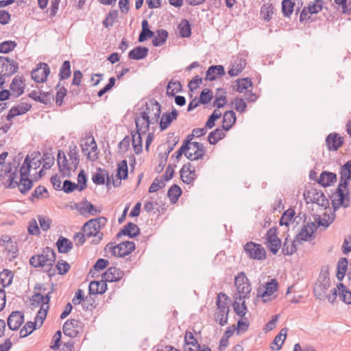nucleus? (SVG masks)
Listing matches in <instances>:
<instances>
[{
  "mask_svg": "<svg viewBox=\"0 0 351 351\" xmlns=\"http://www.w3.org/2000/svg\"><path fill=\"white\" fill-rule=\"evenodd\" d=\"M161 114L160 104L155 99L146 102L145 108L136 116L134 121L138 130H141L145 134L149 130L152 124L158 123Z\"/></svg>",
  "mask_w": 351,
  "mask_h": 351,
  "instance_id": "f257e3e1",
  "label": "nucleus"
},
{
  "mask_svg": "<svg viewBox=\"0 0 351 351\" xmlns=\"http://www.w3.org/2000/svg\"><path fill=\"white\" fill-rule=\"evenodd\" d=\"M340 178L337 193L332 195V205L335 210H337L340 206L346 208L349 206V190L348 186L349 180H351V160L346 162L341 166L340 171Z\"/></svg>",
  "mask_w": 351,
  "mask_h": 351,
  "instance_id": "f03ea898",
  "label": "nucleus"
},
{
  "mask_svg": "<svg viewBox=\"0 0 351 351\" xmlns=\"http://www.w3.org/2000/svg\"><path fill=\"white\" fill-rule=\"evenodd\" d=\"M56 258L54 250L47 247L44 248L42 254L32 256L29 259V264L35 268L42 267L44 271L48 273L49 276H53L56 274L52 269Z\"/></svg>",
  "mask_w": 351,
  "mask_h": 351,
  "instance_id": "7ed1b4c3",
  "label": "nucleus"
},
{
  "mask_svg": "<svg viewBox=\"0 0 351 351\" xmlns=\"http://www.w3.org/2000/svg\"><path fill=\"white\" fill-rule=\"evenodd\" d=\"M101 221H106V218L100 217L88 220L83 226L82 230L87 237H94L92 241L93 244H98L103 238V233L100 232Z\"/></svg>",
  "mask_w": 351,
  "mask_h": 351,
  "instance_id": "20e7f679",
  "label": "nucleus"
},
{
  "mask_svg": "<svg viewBox=\"0 0 351 351\" xmlns=\"http://www.w3.org/2000/svg\"><path fill=\"white\" fill-rule=\"evenodd\" d=\"M135 250V244L133 241H123L119 244L115 242L108 243L105 248V252H111L112 255L116 257H124Z\"/></svg>",
  "mask_w": 351,
  "mask_h": 351,
  "instance_id": "39448f33",
  "label": "nucleus"
},
{
  "mask_svg": "<svg viewBox=\"0 0 351 351\" xmlns=\"http://www.w3.org/2000/svg\"><path fill=\"white\" fill-rule=\"evenodd\" d=\"M330 280L329 273L326 270H322L313 287V293L318 300H324L326 297V290L330 287Z\"/></svg>",
  "mask_w": 351,
  "mask_h": 351,
  "instance_id": "423d86ee",
  "label": "nucleus"
},
{
  "mask_svg": "<svg viewBox=\"0 0 351 351\" xmlns=\"http://www.w3.org/2000/svg\"><path fill=\"white\" fill-rule=\"evenodd\" d=\"M18 178V173L16 171L12 173L10 176V178L8 180V184L6 186V188L14 189L16 186L19 187L20 192L22 194L26 193L28 191H29L33 186V181L28 178H21L19 181H17Z\"/></svg>",
  "mask_w": 351,
  "mask_h": 351,
  "instance_id": "0eeeda50",
  "label": "nucleus"
},
{
  "mask_svg": "<svg viewBox=\"0 0 351 351\" xmlns=\"http://www.w3.org/2000/svg\"><path fill=\"white\" fill-rule=\"evenodd\" d=\"M234 284L239 293V297L237 299L241 300L250 298V293L252 290L251 285L243 272H241L235 277Z\"/></svg>",
  "mask_w": 351,
  "mask_h": 351,
  "instance_id": "6e6552de",
  "label": "nucleus"
},
{
  "mask_svg": "<svg viewBox=\"0 0 351 351\" xmlns=\"http://www.w3.org/2000/svg\"><path fill=\"white\" fill-rule=\"evenodd\" d=\"M195 136L193 133L188 134L186 138L183 141L182 146L184 147L189 151L190 149H195L193 155H195L196 158H202L206 154V149L204 145L198 142L192 141Z\"/></svg>",
  "mask_w": 351,
  "mask_h": 351,
  "instance_id": "1a4fd4ad",
  "label": "nucleus"
},
{
  "mask_svg": "<svg viewBox=\"0 0 351 351\" xmlns=\"http://www.w3.org/2000/svg\"><path fill=\"white\" fill-rule=\"evenodd\" d=\"M244 250L250 258L257 260L266 258V251L261 244L252 241L247 242L244 245Z\"/></svg>",
  "mask_w": 351,
  "mask_h": 351,
  "instance_id": "9d476101",
  "label": "nucleus"
},
{
  "mask_svg": "<svg viewBox=\"0 0 351 351\" xmlns=\"http://www.w3.org/2000/svg\"><path fill=\"white\" fill-rule=\"evenodd\" d=\"M19 70V63L9 57L0 56V73L12 76Z\"/></svg>",
  "mask_w": 351,
  "mask_h": 351,
  "instance_id": "9b49d317",
  "label": "nucleus"
},
{
  "mask_svg": "<svg viewBox=\"0 0 351 351\" xmlns=\"http://www.w3.org/2000/svg\"><path fill=\"white\" fill-rule=\"evenodd\" d=\"M266 245L269 250L274 254H276L281 246V240L277 237V228H271L266 234Z\"/></svg>",
  "mask_w": 351,
  "mask_h": 351,
  "instance_id": "f8f14e48",
  "label": "nucleus"
},
{
  "mask_svg": "<svg viewBox=\"0 0 351 351\" xmlns=\"http://www.w3.org/2000/svg\"><path fill=\"white\" fill-rule=\"evenodd\" d=\"M82 149L88 160L95 161L98 159L97 145L93 137L88 138L85 143L82 145Z\"/></svg>",
  "mask_w": 351,
  "mask_h": 351,
  "instance_id": "ddd939ff",
  "label": "nucleus"
},
{
  "mask_svg": "<svg viewBox=\"0 0 351 351\" xmlns=\"http://www.w3.org/2000/svg\"><path fill=\"white\" fill-rule=\"evenodd\" d=\"M50 73V68L47 63L40 62L36 68L32 71V78L38 83H42L47 80Z\"/></svg>",
  "mask_w": 351,
  "mask_h": 351,
  "instance_id": "4468645a",
  "label": "nucleus"
},
{
  "mask_svg": "<svg viewBox=\"0 0 351 351\" xmlns=\"http://www.w3.org/2000/svg\"><path fill=\"white\" fill-rule=\"evenodd\" d=\"M307 195L312 203L317 204L324 208L329 206V201L322 191L317 189H311L307 191Z\"/></svg>",
  "mask_w": 351,
  "mask_h": 351,
  "instance_id": "2eb2a0df",
  "label": "nucleus"
},
{
  "mask_svg": "<svg viewBox=\"0 0 351 351\" xmlns=\"http://www.w3.org/2000/svg\"><path fill=\"white\" fill-rule=\"evenodd\" d=\"M81 324L80 321L75 319L67 320L62 327L64 334L70 337H77L80 333Z\"/></svg>",
  "mask_w": 351,
  "mask_h": 351,
  "instance_id": "dca6fc26",
  "label": "nucleus"
},
{
  "mask_svg": "<svg viewBox=\"0 0 351 351\" xmlns=\"http://www.w3.org/2000/svg\"><path fill=\"white\" fill-rule=\"evenodd\" d=\"M57 163L60 173L62 177H71V167H70L64 152L59 149L58 152Z\"/></svg>",
  "mask_w": 351,
  "mask_h": 351,
  "instance_id": "f3484780",
  "label": "nucleus"
},
{
  "mask_svg": "<svg viewBox=\"0 0 351 351\" xmlns=\"http://www.w3.org/2000/svg\"><path fill=\"white\" fill-rule=\"evenodd\" d=\"M24 322V314L22 311H15L9 315L7 324L12 330H17Z\"/></svg>",
  "mask_w": 351,
  "mask_h": 351,
  "instance_id": "a211bd4d",
  "label": "nucleus"
},
{
  "mask_svg": "<svg viewBox=\"0 0 351 351\" xmlns=\"http://www.w3.org/2000/svg\"><path fill=\"white\" fill-rule=\"evenodd\" d=\"M124 276V272L115 267H109L103 274L102 279L106 282H117Z\"/></svg>",
  "mask_w": 351,
  "mask_h": 351,
  "instance_id": "6ab92c4d",
  "label": "nucleus"
},
{
  "mask_svg": "<svg viewBox=\"0 0 351 351\" xmlns=\"http://www.w3.org/2000/svg\"><path fill=\"white\" fill-rule=\"evenodd\" d=\"M25 80L23 76H16L12 81L10 88L14 97H19L24 93Z\"/></svg>",
  "mask_w": 351,
  "mask_h": 351,
  "instance_id": "aec40b11",
  "label": "nucleus"
},
{
  "mask_svg": "<svg viewBox=\"0 0 351 351\" xmlns=\"http://www.w3.org/2000/svg\"><path fill=\"white\" fill-rule=\"evenodd\" d=\"M343 143V138L337 133H330L326 138V145L329 150L337 151Z\"/></svg>",
  "mask_w": 351,
  "mask_h": 351,
  "instance_id": "412c9836",
  "label": "nucleus"
},
{
  "mask_svg": "<svg viewBox=\"0 0 351 351\" xmlns=\"http://www.w3.org/2000/svg\"><path fill=\"white\" fill-rule=\"evenodd\" d=\"M31 108L32 106L29 104L21 102L17 106L11 108L6 117V119L10 121L16 116H19L28 112Z\"/></svg>",
  "mask_w": 351,
  "mask_h": 351,
  "instance_id": "4be33fe9",
  "label": "nucleus"
},
{
  "mask_svg": "<svg viewBox=\"0 0 351 351\" xmlns=\"http://www.w3.org/2000/svg\"><path fill=\"white\" fill-rule=\"evenodd\" d=\"M278 283L276 279L271 280L267 282L263 287H260L258 289V295L263 298L271 295L274 292L278 290Z\"/></svg>",
  "mask_w": 351,
  "mask_h": 351,
  "instance_id": "5701e85b",
  "label": "nucleus"
},
{
  "mask_svg": "<svg viewBox=\"0 0 351 351\" xmlns=\"http://www.w3.org/2000/svg\"><path fill=\"white\" fill-rule=\"evenodd\" d=\"M140 234V228L138 226L132 223L129 222L123 227L117 234V239H120L123 235L128 236L130 238H134Z\"/></svg>",
  "mask_w": 351,
  "mask_h": 351,
  "instance_id": "b1692460",
  "label": "nucleus"
},
{
  "mask_svg": "<svg viewBox=\"0 0 351 351\" xmlns=\"http://www.w3.org/2000/svg\"><path fill=\"white\" fill-rule=\"evenodd\" d=\"M201 348L197 340L191 331H186L184 336L183 351H197Z\"/></svg>",
  "mask_w": 351,
  "mask_h": 351,
  "instance_id": "393cba45",
  "label": "nucleus"
},
{
  "mask_svg": "<svg viewBox=\"0 0 351 351\" xmlns=\"http://www.w3.org/2000/svg\"><path fill=\"white\" fill-rule=\"evenodd\" d=\"M180 173L181 179L186 184L192 183L196 177L195 170L194 169L191 170V164L190 162L184 165Z\"/></svg>",
  "mask_w": 351,
  "mask_h": 351,
  "instance_id": "a878e982",
  "label": "nucleus"
},
{
  "mask_svg": "<svg viewBox=\"0 0 351 351\" xmlns=\"http://www.w3.org/2000/svg\"><path fill=\"white\" fill-rule=\"evenodd\" d=\"M178 116V112L176 109H173L170 113H163L160 121V130L162 131L166 130L173 120L177 119Z\"/></svg>",
  "mask_w": 351,
  "mask_h": 351,
  "instance_id": "bb28decb",
  "label": "nucleus"
},
{
  "mask_svg": "<svg viewBox=\"0 0 351 351\" xmlns=\"http://www.w3.org/2000/svg\"><path fill=\"white\" fill-rule=\"evenodd\" d=\"M224 74V67L222 65H212L206 71V80L213 81Z\"/></svg>",
  "mask_w": 351,
  "mask_h": 351,
  "instance_id": "cd10ccee",
  "label": "nucleus"
},
{
  "mask_svg": "<svg viewBox=\"0 0 351 351\" xmlns=\"http://www.w3.org/2000/svg\"><path fill=\"white\" fill-rule=\"evenodd\" d=\"M107 289V284L102 279L101 281H92L89 284V295L103 294Z\"/></svg>",
  "mask_w": 351,
  "mask_h": 351,
  "instance_id": "c85d7f7f",
  "label": "nucleus"
},
{
  "mask_svg": "<svg viewBox=\"0 0 351 351\" xmlns=\"http://www.w3.org/2000/svg\"><path fill=\"white\" fill-rule=\"evenodd\" d=\"M29 97L36 101L40 102L45 105L49 104L53 96L49 92H40V95L36 90L32 91L29 94Z\"/></svg>",
  "mask_w": 351,
  "mask_h": 351,
  "instance_id": "c756f323",
  "label": "nucleus"
},
{
  "mask_svg": "<svg viewBox=\"0 0 351 351\" xmlns=\"http://www.w3.org/2000/svg\"><path fill=\"white\" fill-rule=\"evenodd\" d=\"M148 51L147 47L138 46L129 52L128 58L131 60H142L147 56Z\"/></svg>",
  "mask_w": 351,
  "mask_h": 351,
  "instance_id": "7c9ffc66",
  "label": "nucleus"
},
{
  "mask_svg": "<svg viewBox=\"0 0 351 351\" xmlns=\"http://www.w3.org/2000/svg\"><path fill=\"white\" fill-rule=\"evenodd\" d=\"M287 331L288 329L287 328H283L280 330L279 334L276 336V337L274 338L271 344V350H279L280 349H281L282 346L287 337Z\"/></svg>",
  "mask_w": 351,
  "mask_h": 351,
  "instance_id": "2f4dec72",
  "label": "nucleus"
},
{
  "mask_svg": "<svg viewBox=\"0 0 351 351\" xmlns=\"http://www.w3.org/2000/svg\"><path fill=\"white\" fill-rule=\"evenodd\" d=\"M236 114L232 110L226 112L223 115L222 128L225 131H228L236 121Z\"/></svg>",
  "mask_w": 351,
  "mask_h": 351,
  "instance_id": "473e14b6",
  "label": "nucleus"
},
{
  "mask_svg": "<svg viewBox=\"0 0 351 351\" xmlns=\"http://www.w3.org/2000/svg\"><path fill=\"white\" fill-rule=\"evenodd\" d=\"M230 301V298L226 293L220 292L217 297V309L222 310V313H224V311H230L228 306Z\"/></svg>",
  "mask_w": 351,
  "mask_h": 351,
  "instance_id": "72a5a7b5",
  "label": "nucleus"
},
{
  "mask_svg": "<svg viewBox=\"0 0 351 351\" xmlns=\"http://www.w3.org/2000/svg\"><path fill=\"white\" fill-rule=\"evenodd\" d=\"M97 171L99 172L93 175V182L96 184H104L105 183V177L107 178V186L110 185V178L108 176V173L106 170L102 169L101 168H98Z\"/></svg>",
  "mask_w": 351,
  "mask_h": 351,
  "instance_id": "f704fd0d",
  "label": "nucleus"
},
{
  "mask_svg": "<svg viewBox=\"0 0 351 351\" xmlns=\"http://www.w3.org/2000/svg\"><path fill=\"white\" fill-rule=\"evenodd\" d=\"M58 250L60 253L66 254L73 248L72 242L68 239L60 237L56 242Z\"/></svg>",
  "mask_w": 351,
  "mask_h": 351,
  "instance_id": "c9c22d12",
  "label": "nucleus"
},
{
  "mask_svg": "<svg viewBox=\"0 0 351 351\" xmlns=\"http://www.w3.org/2000/svg\"><path fill=\"white\" fill-rule=\"evenodd\" d=\"M337 181V175L332 172L323 171L318 180V183L323 186H328Z\"/></svg>",
  "mask_w": 351,
  "mask_h": 351,
  "instance_id": "e433bc0d",
  "label": "nucleus"
},
{
  "mask_svg": "<svg viewBox=\"0 0 351 351\" xmlns=\"http://www.w3.org/2000/svg\"><path fill=\"white\" fill-rule=\"evenodd\" d=\"M142 133L141 130H138L136 128V132L133 134L132 133V146L134 150V152L136 154H140L142 152Z\"/></svg>",
  "mask_w": 351,
  "mask_h": 351,
  "instance_id": "4c0bfd02",
  "label": "nucleus"
},
{
  "mask_svg": "<svg viewBox=\"0 0 351 351\" xmlns=\"http://www.w3.org/2000/svg\"><path fill=\"white\" fill-rule=\"evenodd\" d=\"M225 130L222 128H216L209 133L208 136V141L210 145H215L226 136Z\"/></svg>",
  "mask_w": 351,
  "mask_h": 351,
  "instance_id": "58836bf2",
  "label": "nucleus"
},
{
  "mask_svg": "<svg viewBox=\"0 0 351 351\" xmlns=\"http://www.w3.org/2000/svg\"><path fill=\"white\" fill-rule=\"evenodd\" d=\"M154 36V32L149 29L147 21L145 19L143 20L142 21V30L138 36V42L143 43L148 38H152Z\"/></svg>",
  "mask_w": 351,
  "mask_h": 351,
  "instance_id": "ea45409f",
  "label": "nucleus"
},
{
  "mask_svg": "<svg viewBox=\"0 0 351 351\" xmlns=\"http://www.w3.org/2000/svg\"><path fill=\"white\" fill-rule=\"evenodd\" d=\"M168 38V32L167 30L160 29L156 31V35L152 40V44L155 47L162 45Z\"/></svg>",
  "mask_w": 351,
  "mask_h": 351,
  "instance_id": "a19ab883",
  "label": "nucleus"
},
{
  "mask_svg": "<svg viewBox=\"0 0 351 351\" xmlns=\"http://www.w3.org/2000/svg\"><path fill=\"white\" fill-rule=\"evenodd\" d=\"M274 8L272 6L271 3H264L260 12V15L262 19L265 21H269L271 19V16L274 14Z\"/></svg>",
  "mask_w": 351,
  "mask_h": 351,
  "instance_id": "79ce46f5",
  "label": "nucleus"
},
{
  "mask_svg": "<svg viewBox=\"0 0 351 351\" xmlns=\"http://www.w3.org/2000/svg\"><path fill=\"white\" fill-rule=\"evenodd\" d=\"M337 288L340 291L339 295L342 301L351 304V291L348 290L343 283L337 284Z\"/></svg>",
  "mask_w": 351,
  "mask_h": 351,
  "instance_id": "37998d69",
  "label": "nucleus"
},
{
  "mask_svg": "<svg viewBox=\"0 0 351 351\" xmlns=\"http://www.w3.org/2000/svg\"><path fill=\"white\" fill-rule=\"evenodd\" d=\"M216 98L213 101V106L218 108H223L227 103L226 93L221 88H218Z\"/></svg>",
  "mask_w": 351,
  "mask_h": 351,
  "instance_id": "c03bdc74",
  "label": "nucleus"
},
{
  "mask_svg": "<svg viewBox=\"0 0 351 351\" xmlns=\"http://www.w3.org/2000/svg\"><path fill=\"white\" fill-rule=\"evenodd\" d=\"M348 268V260L346 258H341L337 263V278L342 280L345 276Z\"/></svg>",
  "mask_w": 351,
  "mask_h": 351,
  "instance_id": "a18cd8bd",
  "label": "nucleus"
},
{
  "mask_svg": "<svg viewBox=\"0 0 351 351\" xmlns=\"http://www.w3.org/2000/svg\"><path fill=\"white\" fill-rule=\"evenodd\" d=\"M68 155L70 160L71 161V165H73L74 170H75L77 168L80 163V158L77 146H70L69 152L68 153Z\"/></svg>",
  "mask_w": 351,
  "mask_h": 351,
  "instance_id": "49530a36",
  "label": "nucleus"
},
{
  "mask_svg": "<svg viewBox=\"0 0 351 351\" xmlns=\"http://www.w3.org/2000/svg\"><path fill=\"white\" fill-rule=\"evenodd\" d=\"M14 275L9 269H3L0 273V282L3 288L8 287L12 282Z\"/></svg>",
  "mask_w": 351,
  "mask_h": 351,
  "instance_id": "de8ad7c7",
  "label": "nucleus"
},
{
  "mask_svg": "<svg viewBox=\"0 0 351 351\" xmlns=\"http://www.w3.org/2000/svg\"><path fill=\"white\" fill-rule=\"evenodd\" d=\"M182 154H184V156L190 160H199V158H196L195 155H193V153L191 152H189L187 149H186L184 147L182 146L180 147V149L175 153L174 155H172V158L175 157L176 160H179V159L182 157Z\"/></svg>",
  "mask_w": 351,
  "mask_h": 351,
  "instance_id": "09e8293b",
  "label": "nucleus"
},
{
  "mask_svg": "<svg viewBox=\"0 0 351 351\" xmlns=\"http://www.w3.org/2000/svg\"><path fill=\"white\" fill-rule=\"evenodd\" d=\"M179 33L183 38H189L191 35V27L189 22L183 19L178 25Z\"/></svg>",
  "mask_w": 351,
  "mask_h": 351,
  "instance_id": "8fccbe9b",
  "label": "nucleus"
},
{
  "mask_svg": "<svg viewBox=\"0 0 351 351\" xmlns=\"http://www.w3.org/2000/svg\"><path fill=\"white\" fill-rule=\"evenodd\" d=\"M182 90V84L179 81L171 80L167 87V94L174 97L176 93Z\"/></svg>",
  "mask_w": 351,
  "mask_h": 351,
  "instance_id": "3c124183",
  "label": "nucleus"
},
{
  "mask_svg": "<svg viewBox=\"0 0 351 351\" xmlns=\"http://www.w3.org/2000/svg\"><path fill=\"white\" fill-rule=\"evenodd\" d=\"M48 197L49 194L46 187L42 185H39L35 189L34 191L32 193L29 199L32 202H34L35 198L40 199L43 197L46 198Z\"/></svg>",
  "mask_w": 351,
  "mask_h": 351,
  "instance_id": "603ef678",
  "label": "nucleus"
},
{
  "mask_svg": "<svg viewBox=\"0 0 351 351\" xmlns=\"http://www.w3.org/2000/svg\"><path fill=\"white\" fill-rule=\"evenodd\" d=\"M71 74V64L69 60L63 62L59 73L60 80H64L68 79Z\"/></svg>",
  "mask_w": 351,
  "mask_h": 351,
  "instance_id": "864d4df0",
  "label": "nucleus"
},
{
  "mask_svg": "<svg viewBox=\"0 0 351 351\" xmlns=\"http://www.w3.org/2000/svg\"><path fill=\"white\" fill-rule=\"evenodd\" d=\"M182 194L180 187L177 184H173L167 192V195L173 203H176Z\"/></svg>",
  "mask_w": 351,
  "mask_h": 351,
  "instance_id": "5fc2aeb1",
  "label": "nucleus"
},
{
  "mask_svg": "<svg viewBox=\"0 0 351 351\" xmlns=\"http://www.w3.org/2000/svg\"><path fill=\"white\" fill-rule=\"evenodd\" d=\"M295 3L291 0H283L282 1V12L284 16L289 17L293 11Z\"/></svg>",
  "mask_w": 351,
  "mask_h": 351,
  "instance_id": "6e6d98bb",
  "label": "nucleus"
},
{
  "mask_svg": "<svg viewBox=\"0 0 351 351\" xmlns=\"http://www.w3.org/2000/svg\"><path fill=\"white\" fill-rule=\"evenodd\" d=\"M117 176L125 180L128 176V167L127 160H123L118 164Z\"/></svg>",
  "mask_w": 351,
  "mask_h": 351,
  "instance_id": "4d7b16f0",
  "label": "nucleus"
},
{
  "mask_svg": "<svg viewBox=\"0 0 351 351\" xmlns=\"http://www.w3.org/2000/svg\"><path fill=\"white\" fill-rule=\"evenodd\" d=\"M295 251L296 247L294 243L291 240H289L288 238H286L283 243L282 252L285 255H292Z\"/></svg>",
  "mask_w": 351,
  "mask_h": 351,
  "instance_id": "13d9d810",
  "label": "nucleus"
},
{
  "mask_svg": "<svg viewBox=\"0 0 351 351\" xmlns=\"http://www.w3.org/2000/svg\"><path fill=\"white\" fill-rule=\"evenodd\" d=\"M31 167V160H29V156H27L19 171L20 178H28Z\"/></svg>",
  "mask_w": 351,
  "mask_h": 351,
  "instance_id": "bf43d9fd",
  "label": "nucleus"
},
{
  "mask_svg": "<svg viewBox=\"0 0 351 351\" xmlns=\"http://www.w3.org/2000/svg\"><path fill=\"white\" fill-rule=\"evenodd\" d=\"M229 311H224V313H222V311L217 310L215 314V320L219 323L221 326H225L228 323Z\"/></svg>",
  "mask_w": 351,
  "mask_h": 351,
  "instance_id": "052dcab7",
  "label": "nucleus"
},
{
  "mask_svg": "<svg viewBox=\"0 0 351 351\" xmlns=\"http://www.w3.org/2000/svg\"><path fill=\"white\" fill-rule=\"evenodd\" d=\"M313 227L304 226L297 235V239L302 241H308L313 233Z\"/></svg>",
  "mask_w": 351,
  "mask_h": 351,
  "instance_id": "680f3d73",
  "label": "nucleus"
},
{
  "mask_svg": "<svg viewBox=\"0 0 351 351\" xmlns=\"http://www.w3.org/2000/svg\"><path fill=\"white\" fill-rule=\"evenodd\" d=\"M17 46V43L12 40H6L0 43V53H8L12 51Z\"/></svg>",
  "mask_w": 351,
  "mask_h": 351,
  "instance_id": "e2e57ef3",
  "label": "nucleus"
},
{
  "mask_svg": "<svg viewBox=\"0 0 351 351\" xmlns=\"http://www.w3.org/2000/svg\"><path fill=\"white\" fill-rule=\"evenodd\" d=\"M324 6V1L323 0H315L313 3H309L308 7V12L309 14H317L319 12Z\"/></svg>",
  "mask_w": 351,
  "mask_h": 351,
  "instance_id": "0e129e2a",
  "label": "nucleus"
},
{
  "mask_svg": "<svg viewBox=\"0 0 351 351\" xmlns=\"http://www.w3.org/2000/svg\"><path fill=\"white\" fill-rule=\"evenodd\" d=\"M245 66V60L241 59L239 63L233 65L232 67L228 70V75L231 77L238 75L244 69Z\"/></svg>",
  "mask_w": 351,
  "mask_h": 351,
  "instance_id": "69168bd1",
  "label": "nucleus"
},
{
  "mask_svg": "<svg viewBox=\"0 0 351 351\" xmlns=\"http://www.w3.org/2000/svg\"><path fill=\"white\" fill-rule=\"evenodd\" d=\"M48 309H49V306H46V307H45L44 306H42L41 308H40V310L38 311V312L35 317L34 322L36 323V324H38L39 327H40L43 325V322L46 318Z\"/></svg>",
  "mask_w": 351,
  "mask_h": 351,
  "instance_id": "338daca9",
  "label": "nucleus"
},
{
  "mask_svg": "<svg viewBox=\"0 0 351 351\" xmlns=\"http://www.w3.org/2000/svg\"><path fill=\"white\" fill-rule=\"evenodd\" d=\"M237 82V91H238L239 93L243 92L245 90H247L248 87L252 86V82L250 78L239 79Z\"/></svg>",
  "mask_w": 351,
  "mask_h": 351,
  "instance_id": "774afa93",
  "label": "nucleus"
}]
</instances>
